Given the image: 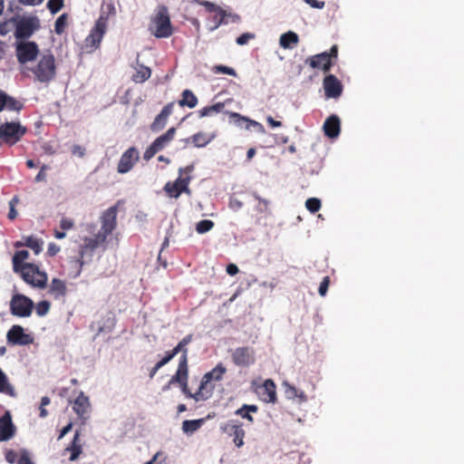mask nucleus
Segmentation results:
<instances>
[{
	"mask_svg": "<svg viewBox=\"0 0 464 464\" xmlns=\"http://www.w3.org/2000/svg\"><path fill=\"white\" fill-rule=\"evenodd\" d=\"M25 70H27L25 76H32L35 82L41 83H48L56 76L55 56L51 51H45L30 66H26Z\"/></svg>",
	"mask_w": 464,
	"mask_h": 464,
	"instance_id": "1",
	"label": "nucleus"
},
{
	"mask_svg": "<svg viewBox=\"0 0 464 464\" xmlns=\"http://www.w3.org/2000/svg\"><path fill=\"white\" fill-rule=\"evenodd\" d=\"M226 372V367L222 363H218L210 372L205 373L201 378L198 391L194 392V400L196 401H204L208 400L212 396L214 391V385L211 384V382L221 381Z\"/></svg>",
	"mask_w": 464,
	"mask_h": 464,
	"instance_id": "2",
	"label": "nucleus"
},
{
	"mask_svg": "<svg viewBox=\"0 0 464 464\" xmlns=\"http://www.w3.org/2000/svg\"><path fill=\"white\" fill-rule=\"evenodd\" d=\"M193 169V164L180 168L179 169V176L178 179L173 182L169 181L165 184L163 189L169 198H178L182 193L188 195L191 193L188 186L191 180L189 174Z\"/></svg>",
	"mask_w": 464,
	"mask_h": 464,
	"instance_id": "3",
	"label": "nucleus"
},
{
	"mask_svg": "<svg viewBox=\"0 0 464 464\" xmlns=\"http://www.w3.org/2000/svg\"><path fill=\"white\" fill-rule=\"evenodd\" d=\"M150 31L157 38H167L171 35L172 27L166 6L160 5L157 8L151 19Z\"/></svg>",
	"mask_w": 464,
	"mask_h": 464,
	"instance_id": "4",
	"label": "nucleus"
},
{
	"mask_svg": "<svg viewBox=\"0 0 464 464\" xmlns=\"http://www.w3.org/2000/svg\"><path fill=\"white\" fill-rule=\"evenodd\" d=\"M15 53L24 74H26L25 67L30 66L42 53L34 42L24 40L16 43Z\"/></svg>",
	"mask_w": 464,
	"mask_h": 464,
	"instance_id": "5",
	"label": "nucleus"
},
{
	"mask_svg": "<svg viewBox=\"0 0 464 464\" xmlns=\"http://www.w3.org/2000/svg\"><path fill=\"white\" fill-rule=\"evenodd\" d=\"M27 130L18 121L5 122L0 125V148L4 145L12 147L19 142Z\"/></svg>",
	"mask_w": 464,
	"mask_h": 464,
	"instance_id": "6",
	"label": "nucleus"
},
{
	"mask_svg": "<svg viewBox=\"0 0 464 464\" xmlns=\"http://www.w3.org/2000/svg\"><path fill=\"white\" fill-rule=\"evenodd\" d=\"M107 25L108 16L106 14H101L84 41L85 48L89 53L93 52L100 46L103 35L107 31Z\"/></svg>",
	"mask_w": 464,
	"mask_h": 464,
	"instance_id": "7",
	"label": "nucleus"
},
{
	"mask_svg": "<svg viewBox=\"0 0 464 464\" xmlns=\"http://www.w3.org/2000/svg\"><path fill=\"white\" fill-rule=\"evenodd\" d=\"M18 271H20L23 279L27 284L38 288H44L46 286L47 275L44 272H41L36 265L25 263L22 265Z\"/></svg>",
	"mask_w": 464,
	"mask_h": 464,
	"instance_id": "8",
	"label": "nucleus"
},
{
	"mask_svg": "<svg viewBox=\"0 0 464 464\" xmlns=\"http://www.w3.org/2000/svg\"><path fill=\"white\" fill-rule=\"evenodd\" d=\"M106 240L107 238H105L100 233H97L92 237H85L83 238V243L80 246L79 257L77 259V263L79 264L80 268H82L86 262L85 258L87 257L89 260H91L94 250L97 249L100 246L105 244Z\"/></svg>",
	"mask_w": 464,
	"mask_h": 464,
	"instance_id": "9",
	"label": "nucleus"
},
{
	"mask_svg": "<svg viewBox=\"0 0 464 464\" xmlns=\"http://www.w3.org/2000/svg\"><path fill=\"white\" fill-rule=\"evenodd\" d=\"M121 201L104 210L100 217L101 229L98 233L107 238L117 227L118 207Z\"/></svg>",
	"mask_w": 464,
	"mask_h": 464,
	"instance_id": "10",
	"label": "nucleus"
},
{
	"mask_svg": "<svg viewBox=\"0 0 464 464\" xmlns=\"http://www.w3.org/2000/svg\"><path fill=\"white\" fill-rule=\"evenodd\" d=\"M34 308V302L29 297L15 294L10 301L11 314L18 317H28L31 315Z\"/></svg>",
	"mask_w": 464,
	"mask_h": 464,
	"instance_id": "11",
	"label": "nucleus"
},
{
	"mask_svg": "<svg viewBox=\"0 0 464 464\" xmlns=\"http://www.w3.org/2000/svg\"><path fill=\"white\" fill-rule=\"evenodd\" d=\"M231 360L237 367H249L256 362V352L253 347L242 346L231 351Z\"/></svg>",
	"mask_w": 464,
	"mask_h": 464,
	"instance_id": "12",
	"label": "nucleus"
},
{
	"mask_svg": "<svg viewBox=\"0 0 464 464\" xmlns=\"http://www.w3.org/2000/svg\"><path fill=\"white\" fill-rule=\"evenodd\" d=\"M39 27L40 22L36 16H24L16 22L14 35L16 38H28Z\"/></svg>",
	"mask_w": 464,
	"mask_h": 464,
	"instance_id": "13",
	"label": "nucleus"
},
{
	"mask_svg": "<svg viewBox=\"0 0 464 464\" xmlns=\"http://www.w3.org/2000/svg\"><path fill=\"white\" fill-rule=\"evenodd\" d=\"M176 133L174 127L169 128L164 134L158 137L144 151L143 159L150 160L154 155L162 150L173 139Z\"/></svg>",
	"mask_w": 464,
	"mask_h": 464,
	"instance_id": "14",
	"label": "nucleus"
},
{
	"mask_svg": "<svg viewBox=\"0 0 464 464\" xmlns=\"http://www.w3.org/2000/svg\"><path fill=\"white\" fill-rule=\"evenodd\" d=\"M220 430L227 436L233 438V442L237 448H241L244 445L246 432L240 421L229 420L220 426Z\"/></svg>",
	"mask_w": 464,
	"mask_h": 464,
	"instance_id": "15",
	"label": "nucleus"
},
{
	"mask_svg": "<svg viewBox=\"0 0 464 464\" xmlns=\"http://www.w3.org/2000/svg\"><path fill=\"white\" fill-rule=\"evenodd\" d=\"M188 361H179L177 372L171 377L169 384L179 383L186 397L194 399V393H192L188 387Z\"/></svg>",
	"mask_w": 464,
	"mask_h": 464,
	"instance_id": "16",
	"label": "nucleus"
},
{
	"mask_svg": "<svg viewBox=\"0 0 464 464\" xmlns=\"http://www.w3.org/2000/svg\"><path fill=\"white\" fill-rule=\"evenodd\" d=\"M7 342L13 345H27L34 342V338L24 333L21 325H13L6 334Z\"/></svg>",
	"mask_w": 464,
	"mask_h": 464,
	"instance_id": "17",
	"label": "nucleus"
},
{
	"mask_svg": "<svg viewBox=\"0 0 464 464\" xmlns=\"http://www.w3.org/2000/svg\"><path fill=\"white\" fill-rule=\"evenodd\" d=\"M325 97L328 99H336L343 92L342 82L334 74H328L323 82Z\"/></svg>",
	"mask_w": 464,
	"mask_h": 464,
	"instance_id": "18",
	"label": "nucleus"
},
{
	"mask_svg": "<svg viewBox=\"0 0 464 464\" xmlns=\"http://www.w3.org/2000/svg\"><path fill=\"white\" fill-rule=\"evenodd\" d=\"M139 160V152L131 147L128 149L121 157L117 170L119 173L124 174L129 172Z\"/></svg>",
	"mask_w": 464,
	"mask_h": 464,
	"instance_id": "19",
	"label": "nucleus"
},
{
	"mask_svg": "<svg viewBox=\"0 0 464 464\" xmlns=\"http://www.w3.org/2000/svg\"><path fill=\"white\" fill-rule=\"evenodd\" d=\"M72 410L77 416L82 420V423L89 418L91 403L89 398L82 392L77 396L72 402Z\"/></svg>",
	"mask_w": 464,
	"mask_h": 464,
	"instance_id": "20",
	"label": "nucleus"
},
{
	"mask_svg": "<svg viewBox=\"0 0 464 464\" xmlns=\"http://www.w3.org/2000/svg\"><path fill=\"white\" fill-rule=\"evenodd\" d=\"M314 69H320L324 72H328L332 67L330 54L327 52L321 53L311 56L307 61Z\"/></svg>",
	"mask_w": 464,
	"mask_h": 464,
	"instance_id": "21",
	"label": "nucleus"
},
{
	"mask_svg": "<svg viewBox=\"0 0 464 464\" xmlns=\"http://www.w3.org/2000/svg\"><path fill=\"white\" fill-rule=\"evenodd\" d=\"M260 396L266 402L275 403L276 398V386L273 380L267 379L260 387Z\"/></svg>",
	"mask_w": 464,
	"mask_h": 464,
	"instance_id": "22",
	"label": "nucleus"
},
{
	"mask_svg": "<svg viewBox=\"0 0 464 464\" xmlns=\"http://www.w3.org/2000/svg\"><path fill=\"white\" fill-rule=\"evenodd\" d=\"M23 104L20 102L0 91V111L19 112Z\"/></svg>",
	"mask_w": 464,
	"mask_h": 464,
	"instance_id": "23",
	"label": "nucleus"
},
{
	"mask_svg": "<svg viewBox=\"0 0 464 464\" xmlns=\"http://www.w3.org/2000/svg\"><path fill=\"white\" fill-rule=\"evenodd\" d=\"M214 25L210 27V30L213 31L217 29L221 24H227L229 23H236L238 20V16L236 14H227L222 9H218L214 11Z\"/></svg>",
	"mask_w": 464,
	"mask_h": 464,
	"instance_id": "24",
	"label": "nucleus"
},
{
	"mask_svg": "<svg viewBox=\"0 0 464 464\" xmlns=\"http://www.w3.org/2000/svg\"><path fill=\"white\" fill-rule=\"evenodd\" d=\"M14 426L8 414L0 418V441H5L14 435Z\"/></svg>",
	"mask_w": 464,
	"mask_h": 464,
	"instance_id": "25",
	"label": "nucleus"
},
{
	"mask_svg": "<svg viewBox=\"0 0 464 464\" xmlns=\"http://www.w3.org/2000/svg\"><path fill=\"white\" fill-rule=\"evenodd\" d=\"M80 436V431L76 430L71 444L64 450V451H69L71 453L69 458L70 461L76 460L82 453V445L81 443Z\"/></svg>",
	"mask_w": 464,
	"mask_h": 464,
	"instance_id": "26",
	"label": "nucleus"
},
{
	"mask_svg": "<svg viewBox=\"0 0 464 464\" xmlns=\"http://www.w3.org/2000/svg\"><path fill=\"white\" fill-rule=\"evenodd\" d=\"M235 124L240 129H245L257 133H263L265 131L262 124L249 118H236Z\"/></svg>",
	"mask_w": 464,
	"mask_h": 464,
	"instance_id": "27",
	"label": "nucleus"
},
{
	"mask_svg": "<svg viewBox=\"0 0 464 464\" xmlns=\"http://www.w3.org/2000/svg\"><path fill=\"white\" fill-rule=\"evenodd\" d=\"M340 126L339 118H326L323 126L325 136L336 138L340 133Z\"/></svg>",
	"mask_w": 464,
	"mask_h": 464,
	"instance_id": "28",
	"label": "nucleus"
},
{
	"mask_svg": "<svg viewBox=\"0 0 464 464\" xmlns=\"http://www.w3.org/2000/svg\"><path fill=\"white\" fill-rule=\"evenodd\" d=\"M67 293L66 284L63 280L59 278H53L51 282L49 294L53 296L54 299L64 297Z\"/></svg>",
	"mask_w": 464,
	"mask_h": 464,
	"instance_id": "29",
	"label": "nucleus"
},
{
	"mask_svg": "<svg viewBox=\"0 0 464 464\" xmlns=\"http://www.w3.org/2000/svg\"><path fill=\"white\" fill-rule=\"evenodd\" d=\"M23 242H16L14 246L16 247L19 246H27L31 248L34 254H39L43 249V240L39 239L34 236L23 237Z\"/></svg>",
	"mask_w": 464,
	"mask_h": 464,
	"instance_id": "30",
	"label": "nucleus"
},
{
	"mask_svg": "<svg viewBox=\"0 0 464 464\" xmlns=\"http://www.w3.org/2000/svg\"><path fill=\"white\" fill-rule=\"evenodd\" d=\"M216 137L214 132L199 131L190 137L195 147L202 148L210 143Z\"/></svg>",
	"mask_w": 464,
	"mask_h": 464,
	"instance_id": "31",
	"label": "nucleus"
},
{
	"mask_svg": "<svg viewBox=\"0 0 464 464\" xmlns=\"http://www.w3.org/2000/svg\"><path fill=\"white\" fill-rule=\"evenodd\" d=\"M193 340V334H189L186 335L174 348L173 351L177 354L181 353V356L179 361H188V350L187 348L188 344H189Z\"/></svg>",
	"mask_w": 464,
	"mask_h": 464,
	"instance_id": "32",
	"label": "nucleus"
},
{
	"mask_svg": "<svg viewBox=\"0 0 464 464\" xmlns=\"http://www.w3.org/2000/svg\"><path fill=\"white\" fill-rule=\"evenodd\" d=\"M298 40V35L295 33L289 31L280 36L279 44L281 47L290 49L292 48V44H297Z\"/></svg>",
	"mask_w": 464,
	"mask_h": 464,
	"instance_id": "33",
	"label": "nucleus"
},
{
	"mask_svg": "<svg viewBox=\"0 0 464 464\" xmlns=\"http://www.w3.org/2000/svg\"><path fill=\"white\" fill-rule=\"evenodd\" d=\"M204 419L187 420L182 422V431L186 434H192L201 428Z\"/></svg>",
	"mask_w": 464,
	"mask_h": 464,
	"instance_id": "34",
	"label": "nucleus"
},
{
	"mask_svg": "<svg viewBox=\"0 0 464 464\" xmlns=\"http://www.w3.org/2000/svg\"><path fill=\"white\" fill-rule=\"evenodd\" d=\"M257 411H258V407L256 405L244 404L241 408L237 409L235 411V414L240 416L243 419L247 420L250 423H253L254 418L252 417L250 412H256Z\"/></svg>",
	"mask_w": 464,
	"mask_h": 464,
	"instance_id": "35",
	"label": "nucleus"
},
{
	"mask_svg": "<svg viewBox=\"0 0 464 464\" xmlns=\"http://www.w3.org/2000/svg\"><path fill=\"white\" fill-rule=\"evenodd\" d=\"M197 103H198L197 97L189 90L183 91L182 98L178 102V104L180 107L188 106V108H191V109L196 107Z\"/></svg>",
	"mask_w": 464,
	"mask_h": 464,
	"instance_id": "36",
	"label": "nucleus"
},
{
	"mask_svg": "<svg viewBox=\"0 0 464 464\" xmlns=\"http://www.w3.org/2000/svg\"><path fill=\"white\" fill-rule=\"evenodd\" d=\"M151 75V71L149 67L139 65L136 68V73L133 75V80L136 82H143L148 80Z\"/></svg>",
	"mask_w": 464,
	"mask_h": 464,
	"instance_id": "37",
	"label": "nucleus"
},
{
	"mask_svg": "<svg viewBox=\"0 0 464 464\" xmlns=\"http://www.w3.org/2000/svg\"><path fill=\"white\" fill-rule=\"evenodd\" d=\"M29 256V253L26 250L16 251L13 256V266L14 270L18 272L22 265H24V261L27 259Z\"/></svg>",
	"mask_w": 464,
	"mask_h": 464,
	"instance_id": "38",
	"label": "nucleus"
},
{
	"mask_svg": "<svg viewBox=\"0 0 464 464\" xmlns=\"http://www.w3.org/2000/svg\"><path fill=\"white\" fill-rule=\"evenodd\" d=\"M224 103H216L212 106H208V107H205L204 109H202V111H200V116L202 117H205V116H208L209 114H213V113H226V111H224Z\"/></svg>",
	"mask_w": 464,
	"mask_h": 464,
	"instance_id": "39",
	"label": "nucleus"
},
{
	"mask_svg": "<svg viewBox=\"0 0 464 464\" xmlns=\"http://www.w3.org/2000/svg\"><path fill=\"white\" fill-rule=\"evenodd\" d=\"M214 222L209 219H203L197 223L196 231L198 234H205L214 227Z\"/></svg>",
	"mask_w": 464,
	"mask_h": 464,
	"instance_id": "40",
	"label": "nucleus"
},
{
	"mask_svg": "<svg viewBox=\"0 0 464 464\" xmlns=\"http://www.w3.org/2000/svg\"><path fill=\"white\" fill-rule=\"evenodd\" d=\"M68 15L66 14H61L55 21L54 31L57 34H62L67 26Z\"/></svg>",
	"mask_w": 464,
	"mask_h": 464,
	"instance_id": "41",
	"label": "nucleus"
},
{
	"mask_svg": "<svg viewBox=\"0 0 464 464\" xmlns=\"http://www.w3.org/2000/svg\"><path fill=\"white\" fill-rule=\"evenodd\" d=\"M306 208L313 214L321 208V200L316 198H310L305 201Z\"/></svg>",
	"mask_w": 464,
	"mask_h": 464,
	"instance_id": "42",
	"label": "nucleus"
},
{
	"mask_svg": "<svg viewBox=\"0 0 464 464\" xmlns=\"http://www.w3.org/2000/svg\"><path fill=\"white\" fill-rule=\"evenodd\" d=\"M51 304L48 301H41L35 306V312L38 316H44L48 314Z\"/></svg>",
	"mask_w": 464,
	"mask_h": 464,
	"instance_id": "43",
	"label": "nucleus"
},
{
	"mask_svg": "<svg viewBox=\"0 0 464 464\" xmlns=\"http://www.w3.org/2000/svg\"><path fill=\"white\" fill-rule=\"evenodd\" d=\"M253 196L256 200H258V205L256 206V210L260 213L268 212L269 201L267 199L262 198L256 193H254Z\"/></svg>",
	"mask_w": 464,
	"mask_h": 464,
	"instance_id": "44",
	"label": "nucleus"
},
{
	"mask_svg": "<svg viewBox=\"0 0 464 464\" xmlns=\"http://www.w3.org/2000/svg\"><path fill=\"white\" fill-rule=\"evenodd\" d=\"M63 0H49L47 3V7L52 14H56L63 8Z\"/></svg>",
	"mask_w": 464,
	"mask_h": 464,
	"instance_id": "45",
	"label": "nucleus"
},
{
	"mask_svg": "<svg viewBox=\"0 0 464 464\" xmlns=\"http://www.w3.org/2000/svg\"><path fill=\"white\" fill-rule=\"evenodd\" d=\"M284 386H285V395L288 399H295L296 397V395H298V390L295 386H293L287 382H285Z\"/></svg>",
	"mask_w": 464,
	"mask_h": 464,
	"instance_id": "46",
	"label": "nucleus"
},
{
	"mask_svg": "<svg viewBox=\"0 0 464 464\" xmlns=\"http://www.w3.org/2000/svg\"><path fill=\"white\" fill-rule=\"evenodd\" d=\"M18 202L16 197L13 198L9 202V213L8 218L14 220L17 217V211L15 209V204Z\"/></svg>",
	"mask_w": 464,
	"mask_h": 464,
	"instance_id": "47",
	"label": "nucleus"
},
{
	"mask_svg": "<svg viewBox=\"0 0 464 464\" xmlns=\"http://www.w3.org/2000/svg\"><path fill=\"white\" fill-rule=\"evenodd\" d=\"M329 285H330V277L324 276L319 285V288H318V293L321 296H324L326 295V293L328 291Z\"/></svg>",
	"mask_w": 464,
	"mask_h": 464,
	"instance_id": "48",
	"label": "nucleus"
},
{
	"mask_svg": "<svg viewBox=\"0 0 464 464\" xmlns=\"http://www.w3.org/2000/svg\"><path fill=\"white\" fill-rule=\"evenodd\" d=\"M60 227L62 230H70L74 227V221L72 218H63L60 221Z\"/></svg>",
	"mask_w": 464,
	"mask_h": 464,
	"instance_id": "49",
	"label": "nucleus"
},
{
	"mask_svg": "<svg viewBox=\"0 0 464 464\" xmlns=\"http://www.w3.org/2000/svg\"><path fill=\"white\" fill-rule=\"evenodd\" d=\"M167 118H155V121L151 124V130L153 131H159L162 128H164L166 124Z\"/></svg>",
	"mask_w": 464,
	"mask_h": 464,
	"instance_id": "50",
	"label": "nucleus"
},
{
	"mask_svg": "<svg viewBox=\"0 0 464 464\" xmlns=\"http://www.w3.org/2000/svg\"><path fill=\"white\" fill-rule=\"evenodd\" d=\"M215 72H220V73H226V74H228V75H231V76H236L237 75V72H236V71L233 68H230V67H227V66H225V65H218V66H216Z\"/></svg>",
	"mask_w": 464,
	"mask_h": 464,
	"instance_id": "51",
	"label": "nucleus"
},
{
	"mask_svg": "<svg viewBox=\"0 0 464 464\" xmlns=\"http://www.w3.org/2000/svg\"><path fill=\"white\" fill-rule=\"evenodd\" d=\"M107 324L99 325L98 326V334L104 333V332H111V329L114 326V319L113 318H108L107 319Z\"/></svg>",
	"mask_w": 464,
	"mask_h": 464,
	"instance_id": "52",
	"label": "nucleus"
},
{
	"mask_svg": "<svg viewBox=\"0 0 464 464\" xmlns=\"http://www.w3.org/2000/svg\"><path fill=\"white\" fill-rule=\"evenodd\" d=\"M228 206L232 210L237 211L243 207V203L236 198H231Z\"/></svg>",
	"mask_w": 464,
	"mask_h": 464,
	"instance_id": "53",
	"label": "nucleus"
},
{
	"mask_svg": "<svg viewBox=\"0 0 464 464\" xmlns=\"http://www.w3.org/2000/svg\"><path fill=\"white\" fill-rule=\"evenodd\" d=\"M175 106V102H169L162 109L161 112L158 116H169L173 113V109Z\"/></svg>",
	"mask_w": 464,
	"mask_h": 464,
	"instance_id": "54",
	"label": "nucleus"
},
{
	"mask_svg": "<svg viewBox=\"0 0 464 464\" xmlns=\"http://www.w3.org/2000/svg\"><path fill=\"white\" fill-rule=\"evenodd\" d=\"M17 464H34L27 451H23L17 460Z\"/></svg>",
	"mask_w": 464,
	"mask_h": 464,
	"instance_id": "55",
	"label": "nucleus"
},
{
	"mask_svg": "<svg viewBox=\"0 0 464 464\" xmlns=\"http://www.w3.org/2000/svg\"><path fill=\"white\" fill-rule=\"evenodd\" d=\"M254 36L251 34H248V33L243 34L239 37L237 38V44L239 45H244L249 41V39H251Z\"/></svg>",
	"mask_w": 464,
	"mask_h": 464,
	"instance_id": "56",
	"label": "nucleus"
},
{
	"mask_svg": "<svg viewBox=\"0 0 464 464\" xmlns=\"http://www.w3.org/2000/svg\"><path fill=\"white\" fill-rule=\"evenodd\" d=\"M60 249H61L60 246L58 245H56L55 243H49L48 248H47V254L50 256H54L60 251Z\"/></svg>",
	"mask_w": 464,
	"mask_h": 464,
	"instance_id": "57",
	"label": "nucleus"
},
{
	"mask_svg": "<svg viewBox=\"0 0 464 464\" xmlns=\"http://www.w3.org/2000/svg\"><path fill=\"white\" fill-rule=\"evenodd\" d=\"M72 155L82 158L85 155V149L80 145H73L72 148Z\"/></svg>",
	"mask_w": 464,
	"mask_h": 464,
	"instance_id": "58",
	"label": "nucleus"
},
{
	"mask_svg": "<svg viewBox=\"0 0 464 464\" xmlns=\"http://www.w3.org/2000/svg\"><path fill=\"white\" fill-rule=\"evenodd\" d=\"M43 151L47 155H53L56 150L50 142H44L42 145Z\"/></svg>",
	"mask_w": 464,
	"mask_h": 464,
	"instance_id": "59",
	"label": "nucleus"
},
{
	"mask_svg": "<svg viewBox=\"0 0 464 464\" xmlns=\"http://www.w3.org/2000/svg\"><path fill=\"white\" fill-rule=\"evenodd\" d=\"M306 4H308L310 6L317 9H323L324 6V2L318 1V0H304Z\"/></svg>",
	"mask_w": 464,
	"mask_h": 464,
	"instance_id": "60",
	"label": "nucleus"
},
{
	"mask_svg": "<svg viewBox=\"0 0 464 464\" xmlns=\"http://www.w3.org/2000/svg\"><path fill=\"white\" fill-rule=\"evenodd\" d=\"M226 271L229 276H236L239 272V269L237 265L229 264L227 266Z\"/></svg>",
	"mask_w": 464,
	"mask_h": 464,
	"instance_id": "61",
	"label": "nucleus"
},
{
	"mask_svg": "<svg viewBox=\"0 0 464 464\" xmlns=\"http://www.w3.org/2000/svg\"><path fill=\"white\" fill-rule=\"evenodd\" d=\"M16 458H17V454L13 450H10L5 454V459L9 463L17 462L18 459H16Z\"/></svg>",
	"mask_w": 464,
	"mask_h": 464,
	"instance_id": "62",
	"label": "nucleus"
},
{
	"mask_svg": "<svg viewBox=\"0 0 464 464\" xmlns=\"http://www.w3.org/2000/svg\"><path fill=\"white\" fill-rule=\"evenodd\" d=\"M177 355L176 353H174L173 349L170 351H168L165 354V356L161 359L166 364L170 362L175 356Z\"/></svg>",
	"mask_w": 464,
	"mask_h": 464,
	"instance_id": "63",
	"label": "nucleus"
},
{
	"mask_svg": "<svg viewBox=\"0 0 464 464\" xmlns=\"http://www.w3.org/2000/svg\"><path fill=\"white\" fill-rule=\"evenodd\" d=\"M200 5L206 6L207 9L210 12H214L219 9V7H217L213 3H210L208 1H201Z\"/></svg>",
	"mask_w": 464,
	"mask_h": 464,
	"instance_id": "64",
	"label": "nucleus"
}]
</instances>
